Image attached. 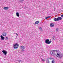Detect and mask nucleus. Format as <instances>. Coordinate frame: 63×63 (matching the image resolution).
Instances as JSON below:
<instances>
[{
  "instance_id": "nucleus-1",
  "label": "nucleus",
  "mask_w": 63,
  "mask_h": 63,
  "mask_svg": "<svg viewBox=\"0 0 63 63\" xmlns=\"http://www.w3.org/2000/svg\"><path fill=\"white\" fill-rule=\"evenodd\" d=\"M45 42L46 44H49L51 42V40L49 41V39H47L45 40Z\"/></svg>"
},
{
  "instance_id": "nucleus-2",
  "label": "nucleus",
  "mask_w": 63,
  "mask_h": 63,
  "mask_svg": "<svg viewBox=\"0 0 63 63\" xmlns=\"http://www.w3.org/2000/svg\"><path fill=\"white\" fill-rule=\"evenodd\" d=\"M55 52H57V51H56V50H53L50 51V53L51 55L53 54L54 55H56V54L55 53Z\"/></svg>"
},
{
  "instance_id": "nucleus-3",
  "label": "nucleus",
  "mask_w": 63,
  "mask_h": 63,
  "mask_svg": "<svg viewBox=\"0 0 63 63\" xmlns=\"http://www.w3.org/2000/svg\"><path fill=\"white\" fill-rule=\"evenodd\" d=\"M2 52L3 53V54L5 55H6V54H7V51H6L5 50H3L2 51Z\"/></svg>"
},
{
  "instance_id": "nucleus-4",
  "label": "nucleus",
  "mask_w": 63,
  "mask_h": 63,
  "mask_svg": "<svg viewBox=\"0 0 63 63\" xmlns=\"http://www.w3.org/2000/svg\"><path fill=\"white\" fill-rule=\"evenodd\" d=\"M19 45L18 44H15L14 46V48H17L18 47Z\"/></svg>"
},
{
  "instance_id": "nucleus-5",
  "label": "nucleus",
  "mask_w": 63,
  "mask_h": 63,
  "mask_svg": "<svg viewBox=\"0 0 63 63\" xmlns=\"http://www.w3.org/2000/svg\"><path fill=\"white\" fill-rule=\"evenodd\" d=\"M54 25V24L53 23H51L50 24V27H53Z\"/></svg>"
},
{
  "instance_id": "nucleus-6",
  "label": "nucleus",
  "mask_w": 63,
  "mask_h": 63,
  "mask_svg": "<svg viewBox=\"0 0 63 63\" xmlns=\"http://www.w3.org/2000/svg\"><path fill=\"white\" fill-rule=\"evenodd\" d=\"M58 19V21L59 20H62V18L61 17H59L57 18Z\"/></svg>"
},
{
  "instance_id": "nucleus-7",
  "label": "nucleus",
  "mask_w": 63,
  "mask_h": 63,
  "mask_svg": "<svg viewBox=\"0 0 63 63\" xmlns=\"http://www.w3.org/2000/svg\"><path fill=\"white\" fill-rule=\"evenodd\" d=\"M0 37L1 38V40H4L5 37L2 36V35H1Z\"/></svg>"
},
{
  "instance_id": "nucleus-8",
  "label": "nucleus",
  "mask_w": 63,
  "mask_h": 63,
  "mask_svg": "<svg viewBox=\"0 0 63 63\" xmlns=\"http://www.w3.org/2000/svg\"><path fill=\"white\" fill-rule=\"evenodd\" d=\"M2 35L3 36H6V33L3 32Z\"/></svg>"
},
{
  "instance_id": "nucleus-9",
  "label": "nucleus",
  "mask_w": 63,
  "mask_h": 63,
  "mask_svg": "<svg viewBox=\"0 0 63 63\" xmlns=\"http://www.w3.org/2000/svg\"><path fill=\"white\" fill-rule=\"evenodd\" d=\"M59 56V57L61 59L62 57H63V55L62 54H60L58 56Z\"/></svg>"
},
{
  "instance_id": "nucleus-10",
  "label": "nucleus",
  "mask_w": 63,
  "mask_h": 63,
  "mask_svg": "<svg viewBox=\"0 0 63 63\" xmlns=\"http://www.w3.org/2000/svg\"><path fill=\"white\" fill-rule=\"evenodd\" d=\"M16 16H18V17H19V13L17 12L16 13Z\"/></svg>"
},
{
  "instance_id": "nucleus-11",
  "label": "nucleus",
  "mask_w": 63,
  "mask_h": 63,
  "mask_svg": "<svg viewBox=\"0 0 63 63\" xmlns=\"http://www.w3.org/2000/svg\"><path fill=\"white\" fill-rule=\"evenodd\" d=\"M3 9L5 10H8V7H5L3 8Z\"/></svg>"
},
{
  "instance_id": "nucleus-12",
  "label": "nucleus",
  "mask_w": 63,
  "mask_h": 63,
  "mask_svg": "<svg viewBox=\"0 0 63 63\" xmlns=\"http://www.w3.org/2000/svg\"><path fill=\"white\" fill-rule=\"evenodd\" d=\"M21 48L22 49H25V48L24 47V46H21Z\"/></svg>"
},
{
  "instance_id": "nucleus-13",
  "label": "nucleus",
  "mask_w": 63,
  "mask_h": 63,
  "mask_svg": "<svg viewBox=\"0 0 63 63\" xmlns=\"http://www.w3.org/2000/svg\"><path fill=\"white\" fill-rule=\"evenodd\" d=\"M40 60H41L42 61H43V62H45V60L44 59H41L39 61H40Z\"/></svg>"
},
{
  "instance_id": "nucleus-14",
  "label": "nucleus",
  "mask_w": 63,
  "mask_h": 63,
  "mask_svg": "<svg viewBox=\"0 0 63 63\" xmlns=\"http://www.w3.org/2000/svg\"><path fill=\"white\" fill-rule=\"evenodd\" d=\"M54 21H58V19H57V18H54Z\"/></svg>"
},
{
  "instance_id": "nucleus-15",
  "label": "nucleus",
  "mask_w": 63,
  "mask_h": 63,
  "mask_svg": "<svg viewBox=\"0 0 63 63\" xmlns=\"http://www.w3.org/2000/svg\"><path fill=\"white\" fill-rule=\"evenodd\" d=\"M39 22V21H36L35 23V24H38V23Z\"/></svg>"
},
{
  "instance_id": "nucleus-16",
  "label": "nucleus",
  "mask_w": 63,
  "mask_h": 63,
  "mask_svg": "<svg viewBox=\"0 0 63 63\" xmlns=\"http://www.w3.org/2000/svg\"><path fill=\"white\" fill-rule=\"evenodd\" d=\"M60 52H59L57 53V55H58V56H59V55L60 54Z\"/></svg>"
},
{
  "instance_id": "nucleus-17",
  "label": "nucleus",
  "mask_w": 63,
  "mask_h": 63,
  "mask_svg": "<svg viewBox=\"0 0 63 63\" xmlns=\"http://www.w3.org/2000/svg\"><path fill=\"white\" fill-rule=\"evenodd\" d=\"M59 29L58 28L56 30V31H58V30Z\"/></svg>"
},
{
  "instance_id": "nucleus-18",
  "label": "nucleus",
  "mask_w": 63,
  "mask_h": 63,
  "mask_svg": "<svg viewBox=\"0 0 63 63\" xmlns=\"http://www.w3.org/2000/svg\"><path fill=\"white\" fill-rule=\"evenodd\" d=\"M39 29L40 30H42V28L41 27H40L39 28Z\"/></svg>"
},
{
  "instance_id": "nucleus-19",
  "label": "nucleus",
  "mask_w": 63,
  "mask_h": 63,
  "mask_svg": "<svg viewBox=\"0 0 63 63\" xmlns=\"http://www.w3.org/2000/svg\"><path fill=\"white\" fill-rule=\"evenodd\" d=\"M49 59V58H48L47 59V61H48V60H48Z\"/></svg>"
},
{
  "instance_id": "nucleus-20",
  "label": "nucleus",
  "mask_w": 63,
  "mask_h": 63,
  "mask_svg": "<svg viewBox=\"0 0 63 63\" xmlns=\"http://www.w3.org/2000/svg\"><path fill=\"white\" fill-rule=\"evenodd\" d=\"M21 2H22L23 1H24V0H19Z\"/></svg>"
},
{
  "instance_id": "nucleus-21",
  "label": "nucleus",
  "mask_w": 63,
  "mask_h": 63,
  "mask_svg": "<svg viewBox=\"0 0 63 63\" xmlns=\"http://www.w3.org/2000/svg\"><path fill=\"white\" fill-rule=\"evenodd\" d=\"M51 17V16H49L47 17L48 18H49V17Z\"/></svg>"
},
{
  "instance_id": "nucleus-22",
  "label": "nucleus",
  "mask_w": 63,
  "mask_h": 63,
  "mask_svg": "<svg viewBox=\"0 0 63 63\" xmlns=\"http://www.w3.org/2000/svg\"><path fill=\"white\" fill-rule=\"evenodd\" d=\"M62 17H63V14L61 15Z\"/></svg>"
},
{
  "instance_id": "nucleus-23",
  "label": "nucleus",
  "mask_w": 63,
  "mask_h": 63,
  "mask_svg": "<svg viewBox=\"0 0 63 63\" xmlns=\"http://www.w3.org/2000/svg\"><path fill=\"white\" fill-rule=\"evenodd\" d=\"M18 61L19 62H21V60H19V61Z\"/></svg>"
},
{
  "instance_id": "nucleus-24",
  "label": "nucleus",
  "mask_w": 63,
  "mask_h": 63,
  "mask_svg": "<svg viewBox=\"0 0 63 63\" xmlns=\"http://www.w3.org/2000/svg\"><path fill=\"white\" fill-rule=\"evenodd\" d=\"M52 58H49V59L50 60H51Z\"/></svg>"
},
{
  "instance_id": "nucleus-25",
  "label": "nucleus",
  "mask_w": 63,
  "mask_h": 63,
  "mask_svg": "<svg viewBox=\"0 0 63 63\" xmlns=\"http://www.w3.org/2000/svg\"><path fill=\"white\" fill-rule=\"evenodd\" d=\"M5 40H7V39H8V37H6V38H5Z\"/></svg>"
},
{
  "instance_id": "nucleus-26",
  "label": "nucleus",
  "mask_w": 63,
  "mask_h": 63,
  "mask_svg": "<svg viewBox=\"0 0 63 63\" xmlns=\"http://www.w3.org/2000/svg\"><path fill=\"white\" fill-rule=\"evenodd\" d=\"M45 19H47L48 18H47V17H45Z\"/></svg>"
},
{
  "instance_id": "nucleus-27",
  "label": "nucleus",
  "mask_w": 63,
  "mask_h": 63,
  "mask_svg": "<svg viewBox=\"0 0 63 63\" xmlns=\"http://www.w3.org/2000/svg\"><path fill=\"white\" fill-rule=\"evenodd\" d=\"M16 35H17V36L18 35V34H17V33H16Z\"/></svg>"
},
{
  "instance_id": "nucleus-28",
  "label": "nucleus",
  "mask_w": 63,
  "mask_h": 63,
  "mask_svg": "<svg viewBox=\"0 0 63 63\" xmlns=\"http://www.w3.org/2000/svg\"><path fill=\"white\" fill-rule=\"evenodd\" d=\"M22 51H24V50H23V49H22L21 50Z\"/></svg>"
}]
</instances>
